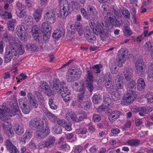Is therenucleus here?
Returning a JSON list of instances; mask_svg holds the SVG:
<instances>
[{"label":"nucleus","instance_id":"1","mask_svg":"<svg viewBox=\"0 0 153 153\" xmlns=\"http://www.w3.org/2000/svg\"><path fill=\"white\" fill-rule=\"evenodd\" d=\"M89 25L93 31L96 35H99L102 40H104L108 36V30L113 28V26L119 27L122 23L116 19L115 17L111 13H107L104 20L100 23L97 22L94 23V21L91 19L89 21Z\"/></svg>","mask_w":153,"mask_h":153},{"label":"nucleus","instance_id":"2","mask_svg":"<svg viewBox=\"0 0 153 153\" xmlns=\"http://www.w3.org/2000/svg\"><path fill=\"white\" fill-rule=\"evenodd\" d=\"M17 115L18 117H21V111L17 104L14 105L9 108L3 106L0 108V119L5 122L2 123L4 129L9 136H13L14 133L11 124L10 117Z\"/></svg>","mask_w":153,"mask_h":153},{"label":"nucleus","instance_id":"3","mask_svg":"<svg viewBox=\"0 0 153 153\" xmlns=\"http://www.w3.org/2000/svg\"><path fill=\"white\" fill-rule=\"evenodd\" d=\"M10 42V47L7 45L6 48V53L4 56V62L8 63L11 60L13 56H18L22 55L25 52L23 46L19 40H16L15 42Z\"/></svg>","mask_w":153,"mask_h":153},{"label":"nucleus","instance_id":"4","mask_svg":"<svg viewBox=\"0 0 153 153\" xmlns=\"http://www.w3.org/2000/svg\"><path fill=\"white\" fill-rule=\"evenodd\" d=\"M53 90L55 91L58 94L61 93L63 90L61 96L65 102L71 100V97L70 95V91L66 87L63 88L64 86L65 85V83L64 82L60 81L58 79L55 78L53 80Z\"/></svg>","mask_w":153,"mask_h":153},{"label":"nucleus","instance_id":"5","mask_svg":"<svg viewBox=\"0 0 153 153\" xmlns=\"http://www.w3.org/2000/svg\"><path fill=\"white\" fill-rule=\"evenodd\" d=\"M30 126L34 128L36 131V136L37 138H43L50 132L49 128L46 127L44 129V123L41 120L36 118L32 119L29 123Z\"/></svg>","mask_w":153,"mask_h":153},{"label":"nucleus","instance_id":"6","mask_svg":"<svg viewBox=\"0 0 153 153\" xmlns=\"http://www.w3.org/2000/svg\"><path fill=\"white\" fill-rule=\"evenodd\" d=\"M59 6L60 9V16L62 19L66 18L70 12L71 9L76 8L77 3L75 1H72L68 3L67 0H58Z\"/></svg>","mask_w":153,"mask_h":153},{"label":"nucleus","instance_id":"7","mask_svg":"<svg viewBox=\"0 0 153 153\" xmlns=\"http://www.w3.org/2000/svg\"><path fill=\"white\" fill-rule=\"evenodd\" d=\"M42 109L44 113L48 116L52 121L57 123L59 125L63 126L67 131H70L72 129L71 125L68 123L65 120H60L57 118L54 114L49 112L45 107H43Z\"/></svg>","mask_w":153,"mask_h":153},{"label":"nucleus","instance_id":"8","mask_svg":"<svg viewBox=\"0 0 153 153\" xmlns=\"http://www.w3.org/2000/svg\"><path fill=\"white\" fill-rule=\"evenodd\" d=\"M81 73L80 69L77 66L75 65L68 71L67 72V80L68 82H73L79 78Z\"/></svg>","mask_w":153,"mask_h":153},{"label":"nucleus","instance_id":"9","mask_svg":"<svg viewBox=\"0 0 153 153\" xmlns=\"http://www.w3.org/2000/svg\"><path fill=\"white\" fill-rule=\"evenodd\" d=\"M41 29L42 33L43 35L44 41L46 43L48 41L52 30V27L48 22H43L41 25Z\"/></svg>","mask_w":153,"mask_h":153},{"label":"nucleus","instance_id":"10","mask_svg":"<svg viewBox=\"0 0 153 153\" xmlns=\"http://www.w3.org/2000/svg\"><path fill=\"white\" fill-rule=\"evenodd\" d=\"M79 114L82 115H76L74 112L69 111L66 115V117L68 120H72L76 122H79L84 119H86V113L84 111H81Z\"/></svg>","mask_w":153,"mask_h":153},{"label":"nucleus","instance_id":"11","mask_svg":"<svg viewBox=\"0 0 153 153\" xmlns=\"http://www.w3.org/2000/svg\"><path fill=\"white\" fill-rule=\"evenodd\" d=\"M129 58L128 52H126V50L124 48H122L120 49L119 51L117 58L118 66L120 67H122L125 62Z\"/></svg>","mask_w":153,"mask_h":153},{"label":"nucleus","instance_id":"12","mask_svg":"<svg viewBox=\"0 0 153 153\" xmlns=\"http://www.w3.org/2000/svg\"><path fill=\"white\" fill-rule=\"evenodd\" d=\"M137 97L135 91L127 92L126 94L123 97L121 104L124 105H128L132 103Z\"/></svg>","mask_w":153,"mask_h":153},{"label":"nucleus","instance_id":"13","mask_svg":"<svg viewBox=\"0 0 153 153\" xmlns=\"http://www.w3.org/2000/svg\"><path fill=\"white\" fill-rule=\"evenodd\" d=\"M19 102L22 112L24 114H28L32 109L33 106L25 99H20Z\"/></svg>","mask_w":153,"mask_h":153},{"label":"nucleus","instance_id":"14","mask_svg":"<svg viewBox=\"0 0 153 153\" xmlns=\"http://www.w3.org/2000/svg\"><path fill=\"white\" fill-rule=\"evenodd\" d=\"M15 31L18 36L22 41L26 42L27 41V36L25 33V27L23 25H19L17 26Z\"/></svg>","mask_w":153,"mask_h":153},{"label":"nucleus","instance_id":"15","mask_svg":"<svg viewBox=\"0 0 153 153\" xmlns=\"http://www.w3.org/2000/svg\"><path fill=\"white\" fill-rule=\"evenodd\" d=\"M136 70L137 74H140L141 76H145L144 72L146 69L145 63L143 59H139L135 63Z\"/></svg>","mask_w":153,"mask_h":153},{"label":"nucleus","instance_id":"16","mask_svg":"<svg viewBox=\"0 0 153 153\" xmlns=\"http://www.w3.org/2000/svg\"><path fill=\"white\" fill-rule=\"evenodd\" d=\"M56 15L59 18L61 17L60 14H58L57 13H56V10L55 9H51L49 7H47L46 8L45 11L44 15V18L45 19H51L53 18L54 20L53 23L55 21L54 18L56 16Z\"/></svg>","mask_w":153,"mask_h":153},{"label":"nucleus","instance_id":"17","mask_svg":"<svg viewBox=\"0 0 153 153\" xmlns=\"http://www.w3.org/2000/svg\"><path fill=\"white\" fill-rule=\"evenodd\" d=\"M77 88V91H78V93L77 99L80 102L78 105V107L79 108H82L85 107V105L83 103V102L85 100L84 98V96L85 93V89L83 88V85H81Z\"/></svg>","mask_w":153,"mask_h":153},{"label":"nucleus","instance_id":"18","mask_svg":"<svg viewBox=\"0 0 153 153\" xmlns=\"http://www.w3.org/2000/svg\"><path fill=\"white\" fill-rule=\"evenodd\" d=\"M68 30H69L71 34L74 33L76 30L79 35H81L83 33L82 27L80 23L77 22L70 25L69 27H68Z\"/></svg>","mask_w":153,"mask_h":153},{"label":"nucleus","instance_id":"19","mask_svg":"<svg viewBox=\"0 0 153 153\" xmlns=\"http://www.w3.org/2000/svg\"><path fill=\"white\" fill-rule=\"evenodd\" d=\"M39 88V90L43 91L48 96H51L54 94V92L48 87V85L45 82H41Z\"/></svg>","mask_w":153,"mask_h":153},{"label":"nucleus","instance_id":"20","mask_svg":"<svg viewBox=\"0 0 153 153\" xmlns=\"http://www.w3.org/2000/svg\"><path fill=\"white\" fill-rule=\"evenodd\" d=\"M131 111L134 112H139V115L142 116H145L146 114L148 113L151 111L148 107L138 108L136 106H131Z\"/></svg>","mask_w":153,"mask_h":153},{"label":"nucleus","instance_id":"21","mask_svg":"<svg viewBox=\"0 0 153 153\" xmlns=\"http://www.w3.org/2000/svg\"><path fill=\"white\" fill-rule=\"evenodd\" d=\"M16 6L17 8L16 13L18 16L20 18H22L26 15V12L24 11L25 7L20 2L17 3Z\"/></svg>","mask_w":153,"mask_h":153},{"label":"nucleus","instance_id":"22","mask_svg":"<svg viewBox=\"0 0 153 153\" xmlns=\"http://www.w3.org/2000/svg\"><path fill=\"white\" fill-rule=\"evenodd\" d=\"M5 144L7 150L11 153H19L18 149L9 140L5 141Z\"/></svg>","mask_w":153,"mask_h":153},{"label":"nucleus","instance_id":"23","mask_svg":"<svg viewBox=\"0 0 153 153\" xmlns=\"http://www.w3.org/2000/svg\"><path fill=\"white\" fill-rule=\"evenodd\" d=\"M115 85L117 88L116 89L118 91L119 89H122L123 88L124 84L123 77L120 74H119L117 76V78L115 80Z\"/></svg>","mask_w":153,"mask_h":153},{"label":"nucleus","instance_id":"24","mask_svg":"<svg viewBox=\"0 0 153 153\" xmlns=\"http://www.w3.org/2000/svg\"><path fill=\"white\" fill-rule=\"evenodd\" d=\"M31 31L34 38L36 41L39 42L40 36L38 26L37 25H33L32 27Z\"/></svg>","mask_w":153,"mask_h":153},{"label":"nucleus","instance_id":"25","mask_svg":"<svg viewBox=\"0 0 153 153\" xmlns=\"http://www.w3.org/2000/svg\"><path fill=\"white\" fill-rule=\"evenodd\" d=\"M89 16L92 18L94 19L97 16V11L95 7L89 5L87 8Z\"/></svg>","mask_w":153,"mask_h":153},{"label":"nucleus","instance_id":"26","mask_svg":"<svg viewBox=\"0 0 153 153\" xmlns=\"http://www.w3.org/2000/svg\"><path fill=\"white\" fill-rule=\"evenodd\" d=\"M121 114V112L118 111H112L109 115L108 119L110 121L113 122L117 119Z\"/></svg>","mask_w":153,"mask_h":153},{"label":"nucleus","instance_id":"27","mask_svg":"<svg viewBox=\"0 0 153 153\" xmlns=\"http://www.w3.org/2000/svg\"><path fill=\"white\" fill-rule=\"evenodd\" d=\"M65 31L62 28L57 29L55 30L52 34V37L54 39H58L61 38L62 36L64 35Z\"/></svg>","mask_w":153,"mask_h":153},{"label":"nucleus","instance_id":"28","mask_svg":"<svg viewBox=\"0 0 153 153\" xmlns=\"http://www.w3.org/2000/svg\"><path fill=\"white\" fill-rule=\"evenodd\" d=\"M87 32L84 33L85 36L88 42L91 44H94L96 42V38L93 35L92 33L89 31V30L87 31Z\"/></svg>","mask_w":153,"mask_h":153},{"label":"nucleus","instance_id":"29","mask_svg":"<svg viewBox=\"0 0 153 153\" xmlns=\"http://www.w3.org/2000/svg\"><path fill=\"white\" fill-rule=\"evenodd\" d=\"M32 136V132L30 130H27L20 139V141L22 143H24L25 142L28 141L31 138Z\"/></svg>","mask_w":153,"mask_h":153},{"label":"nucleus","instance_id":"30","mask_svg":"<svg viewBox=\"0 0 153 153\" xmlns=\"http://www.w3.org/2000/svg\"><path fill=\"white\" fill-rule=\"evenodd\" d=\"M126 88L127 92L135 91L134 90L136 88V82L133 79L131 80L129 83L126 85Z\"/></svg>","mask_w":153,"mask_h":153},{"label":"nucleus","instance_id":"31","mask_svg":"<svg viewBox=\"0 0 153 153\" xmlns=\"http://www.w3.org/2000/svg\"><path fill=\"white\" fill-rule=\"evenodd\" d=\"M85 80L87 82H93L94 81L98 83L100 82L99 80H97L93 76L92 73L89 71H87V74L85 77Z\"/></svg>","mask_w":153,"mask_h":153},{"label":"nucleus","instance_id":"32","mask_svg":"<svg viewBox=\"0 0 153 153\" xmlns=\"http://www.w3.org/2000/svg\"><path fill=\"white\" fill-rule=\"evenodd\" d=\"M42 12V9L40 8L37 9L35 10L33 16L36 22H38L40 20Z\"/></svg>","mask_w":153,"mask_h":153},{"label":"nucleus","instance_id":"33","mask_svg":"<svg viewBox=\"0 0 153 153\" xmlns=\"http://www.w3.org/2000/svg\"><path fill=\"white\" fill-rule=\"evenodd\" d=\"M14 131L19 135H22L24 132V126L22 124H18L16 125L14 128Z\"/></svg>","mask_w":153,"mask_h":153},{"label":"nucleus","instance_id":"34","mask_svg":"<svg viewBox=\"0 0 153 153\" xmlns=\"http://www.w3.org/2000/svg\"><path fill=\"white\" fill-rule=\"evenodd\" d=\"M112 82L110 79L106 80L105 81V85L106 90L109 92L113 91V90L117 91L115 89V87L112 85Z\"/></svg>","mask_w":153,"mask_h":153},{"label":"nucleus","instance_id":"35","mask_svg":"<svg viewBox=\"0 0 153 153\" xmlns=\"http://www.w3.org/2000/svg\"><path fill=\"white\" fill-rule=\"evenodd\" d=\"M146 84L143 79L140 78L137 81V89L139 91H141L145 89Z\"/></svg>","mask_w":153,"mask_h":153},{"label":"nucleus","instance_id":"36","mask_svg":"<svg viewBox=\"0 0 153 153\" xmlns=\"http://www.w3.org/2000/svg\"><path fill=\"white\" fill-rule=\"evenodd\" d=\"M27 96L29 100V103L31 105L33 108H36L38 106V103L35 99L33 98L32 94L28 93L27 94Z\"/></svg>","mask_w":153,"mask_h":153},{"label":"nucleus","instance_id":"37","mask_svg":"<svg viewBox=\"0 0 153 153\" xmlns=\"http://www.w3.org/2000/svg\"><path fill=\"white\" fill-rule=\"evenodd\" d=\"M55 141V140L54 137H49L45 141L46 147H51L53 146Z\"/></svg>","mask_w":153,"mask_h":153},{"label":"nucleus","instance_id":"38","mask_svg":"<svg viewBox=\"0 0 153 153\" xmlns=\"http://www.w3.org/2000/svg\"><path fill=\"white\" fill-rule=\"evenodd\" d=\"M125 79L127 81H129L131 78L132 73L131 69L128 68L126 69V71L124 72Z\"/></svg>","mask_w":153,"mask_h":153},{"label":"nucleus","instance_id":"39","mask_svg":"<svg viewBox=\"0 0 153 153\" xmlns=\"http://www.w3.org/2000/svg\"><path fill=\"white\" fill-rule=\"evenodd\" d=\"M3 39L5 41L7 42H8L9 44L10 45H9L10 47V42H12L13 44H14V42H15V41L17 39L19 40L18 39L13 38L11 37H9L8 36L7 33H5L3 34Z\"/></svg>","mask_w":153,"mask_h":153},{"label":"nucleus","instance_id":"40","mask_svg":"<svg viewBox=\"0 0 153 153\" xmlns=\"http://www.w3.org/2000/svg\"><path fill=\"white\" fill-rule=\"evenodd\" d=\"M3 10H1L0 16L3 19H10L12 17V14L10 13H7V12L3 11Z\"/></svg>","mask_w":153,"mask_h":153},{"label":"nucleus","instance_id":"41","mask_svg":"<svg viewBox=\"0 0 153 153\" xmlns=\"http://www.w3.org/2000/svg\"><path fill=\"white\" fill-rule=\"evenodd\" d=\"M117 91H117L113 90V91L110 92L111 94L112 97L114 101H117L120 99V95Z\"/></svg>","mask_w":153,"mask_h":153},{"label":"nucleus","instance_id":"42","mask_svg":"<svg viewBox=\"0 0 153 153\" xmlns=\"http://www.w3.org/2000/svg\"><path fill=\"white\" fill-rule=\"evenodd\" d=\"M16 20L14 19H12L8 21L7 24L9 30H13L14 29V25H16Z\"/></svg>","mask_w":153,"mask_h":153},{"label":"nucleus","instance_id":"43","mask_svg":"<svg viewBox=\"0 0 153 153\" xmlns=\"http://www.w3.org/2000/svg\"><path fill=\"white\" fill-rule=\"evenodd\" d=\"M140 143V141L137 139H131L128 140L126 142L128 145L133 146H137Z\"/></svg>","mask_w":153,"mask_h":153},{"label":"nucleus","instance_id":"44","mask_svg":"<svg viewBox=\"0 0 153 153\" xmlns=\"http://www.w3.org/2000/svg\"><path fill=\"white\" fill-rule=\"evenodd\" d=\"M26 47L29 51H36L38 49V47L33 44L28 43L26 45Z\"/></svg>","mask_w":153,"mask_h":153},{"label":"nucleus","instance_id":"45","mask_svg":"<svg viewBox=\"0 0 153 153\" xmlns=\"http://www.w3.org/2000/svg\"><path fill=\"white\" fill-rule=\"evenodd\" d=\"M101 100V97L99 94H94L92 97L93 101L95 104H98L100 102Z\"/></svg>","mask_w":153,"mask_h":153},{"label":"nucleus","instance_id":"46","mask_svg":"<svg viewBox=\"0 0 153 153\" xmlns=\"http://www.w3.org/2000/svg\"><path fill=\"white\" fill-rule=\"evenodd\" d=\"M123 31L125 35L127 36L131 35L133 33L130 28L127 26L124 27Z\"/></svg>","mask_w":153,"mask_h":153},{"label":"nucleus","instance_id":"47","mask_svg":"<svg viewBox=\"0 0 153 153\" xmlns=\"http://www.w3.org/2000/svg\"><path fill=\"white\" fill-rule=\"evenodd\" d=\"M102 67V65L100 64L95 65L91 68L94 72L96 73H99L101 71V69Z\"/></svg>","mask_w":153,"mask_h":153},{"label":"nucleus","instance_id":"48","mask_svg":"<svg viewBox=\"0 0 153 153\" xmlns=\"http://www.w3.org/2000/svg\"><path fill=\"white\" fill-rule=\"evenodd\" d=\"M152 47V45L151 43L149 41H148L144 45L143 49L146 51H149L152 50L151 49Z\"/></svg>","mask_w":153,"mask_h":153},{"label":"nucleus","instance_id":"49","mask_svg":"<svg viewBox=\"0 0 153 153\" xmlns=\"http://www.w3.org/2000/svg\"><path fill=\"white\" fill-rule=\"evenodd\" d=\"M104 102L107 104L108 107H111L113 104V102L111 101V99L108 96L104 97Z\"/></svg>","mask_w":153,"mask_h":153},{"label":"nucleus","instance_id":"50","mask_svg":"<svg viewBox=\"0 0 153 153\" xmlns=\"http://www.w3.org/2000/svg\"><path fill=\"white\" fill-rule=\"evenodd\" d=\"M27 76L23 73H21L16 78L18 80L17 81V84L19 83L20 82H22L23 80L27 79Z\"/></svg>","mask_w":153,"mask_h":153},{"label":"nucleus","instance_id":"51","mask_svg":"<svg viewBox=\"0 0 153 153\" xmlns=\"http://www.w3.org/2000/svg\"><path fill=\"white\" fill-rule=\"evenodd\" d=\"M110 10L113 12H114V14L117 16L119 17L121 16V14L120 12V10L119 8L114 7L111 8Z\"/></svg>","mask_w":153,"mask_h":153},{"label":"nucleus","instance_id":"52","mask_svg":"<svg viewBox=\"0 0 153 153\" xmlns=\"http://www.w3.org/2000/svg\"><path fill=\"white\" fill-rule=\"evenodd\" d=\"M145 97L147 99L148 102H153V94L152 92H148L145 96Z\"/></svg>","mask_w":153,"mask_h":153},{"label":"nucleus","instance_id":"53","mask_svg":"<svg viewBox=\"0 0 153 153\" xmlns=\"http://www.w3.org/2000/svg\"><path fill=\"white\" fill-rule=\"evenodd\" d=\"M83 103L85 105V107L82 108H85V109H90L91 108V102L89 101H86L83 102Z\"/></svg>","mask_w":153,"mask_h":153},{"label":"nucleus","instance_id":"54","mask_svg":"<svg viewBox=\"0 0 153 153\" xmlns=\"http://www.w3.org/2000/svg\"><path fill=\"white\" fill-rule=\"evenodd\" d=\"M87 132V130L85 128L77 129L76 131V133L78 134H85Z\"/></svg>","mask_w":153,"mask_h":153},{"label":"nucleus","instance_id":"55","mask_svg":"<svg viewBox=\"0 0 153 153\" xmlns=\"http://www.w3.org/2000/svg\"><path fill=\"white\" fill-rule=\"evenodd\" d=\"M122 13L126 18L128 19L130 18V14L127 10L126 9H123L122 11Z\"/></svg>","mask_w":153,"mask_h":153},{"label":"nucleus","instance_id":"56","mask_svg":"<svg viewBox=\"0 0 153 153\" xmlns=\"http://www.w3.org/2000/svg\"><path fill=\"white\" fill-rule=\"evenodd\" d=\"M93 82H87L86 84V86L88 90L90 92H92L93 88V85L92 83Z\"/></svg>","mask_w":153,"mask_h":153},{"label":"nucleus","instance_id":"57","mask_svg":"<svg viewBox=\"0 0 153 153\" xmlns=\"http://www.w3.org/2000/svg\"><path fill=\"white\" fill-rule=\"evenodd\" d=\"M81 12L82 16L86 19H88V16L85 10L83 8H82L80 9Z\"/></svg>","mask_w":153,"mask_h":153},{"label":"nucleus","instance_id":"58","mask_svg":"<svg viewBox=\"0 0 153 153\" xmlns=\"http://www.w3.org/2000/svg\"><path fill=\"white\" fill-rule=\"evenodd\" d=\"M147 79L150 82L153 81V72L148 71Z\"/></svg>","mask_w":153,"mask_h":153},{"label":"nucleus","instance_id":"59","mask_svg":"<svg viewBox=\"0 0 153 153\" xmlns=\"http://www.w3.org/2000/svg\"><path fill=\"white\" fill-rule=\"evenodd\" d=\"M53 130L54 132L57 134H60L62 132L61 128L59 126H56L54 127Z\"/></svg>","mask_w":153,"mask_h":153},{"label":"nucleus","instance_id":"60","mask_svg":"<svg viewBox=\"0 0 153 153\" xmlns=\"http://www.w3.org/2000/svg\"><path fill=\"white\" fill-rule=\"evenodd\" d=\"M101 119V117L99 115L97 114H95L93 117V120L94 122H98Z\"/></svg>","mask_w":153,"mask_h":153},{"label":"nucleus","instance_id":"61","mask_svg":"<svg viewBox=\"0 0 153 153\" xmlns=\"http://www.w3.org/2000/svg\"><path fill=\"white\" fill-rule=\"evenodd\" d=\"M25 4L26 6L28 7H32L34 5L33 2L31 0H26Z\"/></svg>","mask_w":153,"mask_h":153},{"label":"nucleus","instance_id":"62","mask_svg":"<svg viewBox=\"0 0 153 153\" xmlns=\"http://www.w3.org/2000/svg\"><path fill=\"white\" fill-rule=\"evenodd\" d=\"M108 110V108L106 105H103L97 108V111L99 112H101L102 111H107Z\"/></svg>","mask_w":153,"mask_h":153},{"label":"nucleus","instance_id":"63","mask_svg":"<svg viewBox=\"0 0 153 153\" xmlns=\"http://www.w3.org/2000/svg\"><path fill=\"white\" fill-rule=\"evenodd\" d=\"M60 148L62 149L65 150L66 151H68L70 149L69 146L66 143L62 144Z\"/></svg>","mask_w":153,"mask_h":153},{"label":"nucleus","instance_id":"64","mask_svg":"<svg viewBox=\"0 0 153 153\" xmlns=\"http://www.w3.org/2000/svg\"><path fill=\"white\" fill-rule=\"evenodd\" d=\"M117 67L114 65H112L110 67L111 71L112 73L113 74H116L117 72L118 69H117Z\"/></svg>","mask_w":153,"mask_h":153}]
</instances>
